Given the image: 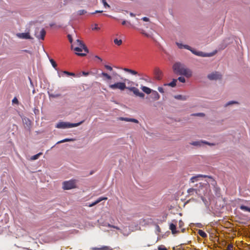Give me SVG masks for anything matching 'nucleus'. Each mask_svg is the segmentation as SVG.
<instances>
[{"label":"nucleus","instance_id":"obj_1","mask_svg":"<svg viewBox=\"0 0 250 250\" xmlns=\"http://www.w3.org/2000/svg\"><path fill=\"white\" fill-rule=\"evenodd\" d=\"M71 48L77 52L76 54L80 56H84L88 52L86 46L79 39H77L76 42L71 44Z\"/></svg>","mask_w":250,"mask_h":250},{"label":"nucleus","instance_id":"obj_2","mask_svg":"<svg viewBox=\"0 0 250 250\" xmlns=\"http://www.w3.org/2000/svg\"><path fill=\"white\" fill-rule=\"evenodd\" d=\"M173 69L176 73L184 75L187 78L192 76V71L179 62H176L173 65Z\"/></svg>","mask_w":250,"mask_h":250},{"label":"nucleus","instance_id":"obj_3","mask_svg":"<svg viewBox=\"0 0 250 250\" xmlns=\"http://www.w3.org/2000/svg\"><path fill=\"white\" fill-rule=\"evenodd\" d=\"M176 44L178 46V48L180 49L185 48L188 50H190L193 54L201 57H211L213 56L217 52L216 51H215L214 52L210 53H205L201 51H196V50L193 49L190 46L186 45L183 44L182 43L179 42H176Z\"/></svg>","mask_w":250,"mask_h":250},{"label":"nucleus","instance_id":"obj_4","mask_svg":"<svg viewBox=\"0 0 250 250\" xmlns=\"http://www.w3.org/2000/svg\"><path fill=\"white\" fill-rule=\"evenodd\" d=\"M109 227L110 228H113L114 229H118L120 230V232L122 233L124 236H128L131 232L139 230L141 229V227H139L137 226H135V228L133 229V225H130L128 226V227H125L123 228V229H120L119 227L114 226H111L110 225H108Z\"/></svg>","mask_w":250,"mask_h":250},{"label":"nucleus","instance_id":"obj_5","mask_svg":"<svg viewBox=\"0 0 250 250\" xmlns=\"http://www.w3.org/2000/svg\"><path fill=\"white\" fill-rule=\"evenodd\" d=\"M83 121H82L80 122H79L78 123H70L68 122H60L58 123L56 125V127L58 128H72L74 127H77L83 124Z\"/></svg>","mask_w":250,"mask_h":250},{"label":"nucleus","instance_id":"obj_6","mask_svg":"<svg viewBox=\"0 0 250 250\" xmlns=\"http://www.w3.org/2000/svg\"><path fill=\"white\" fill-rule=\"evenodd\" d=\"M184 226V223L182 220L178 222L173 220V234L179 233L180 231L183 232L185 230L182 227Z\"/></svg>","mask_w":250,"mask_h":250},{"label":"nucleus","instance_id":"obj_7","mask_svg":"<svg viewBox=\"0 0 250 250\" xmlns=\"http://www.w3.org/2000/svg\"><path fill=\"white\" fill-rule=\"evenodd\" d=\"M109 87L113 90L120 89L122 91L124 90L125 89L128 88L126 87L125 83L123 82H118L114 84H109Z\"/></svg>","mask_w":250,"mask_h":250},{"label":"nucleus","instance_id":"obj_8","mask_svg":"<svg viewBox=\"0 0 250 250\" xmlns=\"http://www.w3.org/2000/svg\"><path fill=\"white\" fill-rule=\"evenodd\" d=\"M46 34V31L43 28H37L35 32V37L39 40H43Z\"/></svg>","mask_w":250,"mask_h":250},{"label":"nucleus","instance_id":"obj_9","mask_svg":"<svg viewBox=\"0 0 250 250\" xmlns=\"http://www.w3.org/2000/svg\"><path fill=\"white\" fill-rule=\"evenodd\" d=\"M204 177V178H208L211 180V184L213 185H215L216 184V181L213 179V178L211 176H208L206 175L203 174H198L195 176H193L190 178V182L191 183H194L195 181L198 180V178Z\"/></svg>","mask_w":250,"mask_h":250},{"label":"nucleus","instance_id":"obj_10","mask_svg":"<svg viewBox=\"0 0 250 250\" xmlns=\"http://www.w3.org/2000/svg\"><path fill=\"white\" fill-rule=\"evenodd\" d=\"M168 87H172V81L168 83H165L163 85V87H158V91L162 93H169L170 89L168 88Z\"/></svg>","mask_w":250,"mask_h":250},{"label":"nucleus","instance_id":"obj_11","mask_svg":"<svg viewBox=\"0 0 250 250\" xmlns=\"http://www.w3.org/2000/svg\"><path fill=\"white\" fill-rule=\"evenodd\" d=\"M208 78L210 80H217L222 79V75L218 72L215 71L208 75Z\"/></svg>","mask_w":250,"mask_h":250},{"label":"nucleus","instance_id":"obj_12","mask_svg":"<svg viewBox=\"0 0 250 250\" xmlns=\"http://www.w3.org/2000/svg\"><path fill=\"white\" fill-rule=\"evenodd\" d=\"M75 188V183L74 181H65L63 183V188L68 190Z\"/></svg>","mask_w":250,"mask_h":250},{"label":"nucleus","instance_id":"obj_13","mask_svg":"<svg viewBox=\"0 0 250 250\" xmlns=\"http://www.w3.org/2000/svg\"><path fill=\"white\" fill-rule=\"evenodd\" d=\"M130 91L133 92V93L137 96H138L141 98H144L145 96V94L140 92L139 89L135 87H128L127 88Z\"/></svg>","mask_w":250,"mask_h":250},{"label":"nucleus","instance_id":"obj_14","mask_svg":"<svg viewBox=\"0 0 250 250\" xmlns=\"http://www.w3.org/2000/svg\"><path fill=\"white\" fill-rule=\"evenodd\" d=\"M16 36L21 39H32V38L30 35V33L27 32L26 33H18L16 34Z\"/></svg>","mask_w":250,"mask_h":250},{"label":"nucleus","instance_id":"obj_15","mask_svg":"<svg viewBox=\"0 0 250 250\" xmlns=\"http://www.w3.org/2000/svg\"><path fill=\"white\" fill-rule=\"evenodd\" d=\"M154 75L155 79L157 80H161L162 79V72L159 68L154 69Z\"/></svg>","mask_w":250,"mask_h":250},{"label":"nucleus","instance_id":"obj_16","mask_svg":"<svg viewBox=\"0 0 250 250\" xmlns=\"http://www.w3.org/2000/svg\"><path fill=\"white\" fill-rule=\"evenodd\" d=\"M191 145L194 146H201L203 144H206L208 145L209 146H213L214 145L213 144H210L207 141H194L190 143Z\"/></svg>","mask_w":250,"mask_h":250},{"label":"nucleus","instance_id":"obj_17","mask_svg":"<svg viewBox=\"0 0 250 250\" xmlns=\"http://www.w3.org/2000/svg\"><path fill=\"white\" fill-rule=\"evenodd\" d=\"M151 223V219H141L139 221V225L143 226L146 224H148Z\"/></svg>","mask_w":250,"mask_h":250},{"label":"nucleus","instance_id":"obj_18","mask_svg":"<svg viewBox=\"0 0 250 250\" xmlns=\"http://www.w3.org/2000/svg\"><path fill=\"white\" fill-rule=\"evenodd\" d=\"M107 199L106 197H100L98 198L97 200H96L94 202L92 203L91 204H89V207H92L94 206L95 205H97L99 203L101 202L103 200H105Z\"/></svg>","mask_w":250,"mask_h":250},{"label":"nucleus","instance_id":"obj_19","mask_svg":"<svg viewBox=\"0 0 250 250\" xmlns=\"http://www.w3.org/2000/svg\"><path fill=\"white\" fill-rule=\"evenodd\" d=\"M119 120L121 121H125L126 122H131L135 123H138V121L137 120L133 118L120 117L119 118Z\"/></svg>","mask_w":250,"mask_h":250},{"label":"nucleus","instance_id":"obj_20","mask_svg":"<svg viewBox=\"0 0 250 250\" xmlns=\"http://www.w3.org/2000/svg\"><path fill=\"white\" fill-rule=\"evenodd\" d=\"M123 70L125 72L129 73H130V74H131L132 75H138L139 76L141 75L140 74H138V72H137L135 70H132V69H130L127 68H125L123 69Z\"/></svg>","mask_w":250,"mask_h":250},{"label":"nucleus","instance_id":"obj_21","mask_svg":"<svg viewBox=\"0 0 250 250\" xmlns=\"http://www.w3.org/2000/svg\"><path fill=\"white\" fill-rule=\"evenodd\" d=\"M151 98L154 100H157L159 99L160 98V96H159V94H158V93L156 91H153L151 93Z\"/></svg>","mask_w":250,"mask_h":250},{"label":"nucleus","instance_id":"obj_22","mask_svg":"<svg viewBox=\"0 0 250 250\" xmlns=\"http://www.w3.org/2000/svg\"><path fill=\"white\" fill-rule=\"evenodd\" d=\"M74 140H75V139H74L73 138H66V139H64L63 140H62L61 141L58 142L56 143V144H60L65 143V142H73Z\"/></svg>","mask_w":250,"mask_h":250},{"label":"nucleus","instance_id":"obj_23","mask_svg":"<svg viewBox=\"0 0 250 250\" xmlns=\"http://www.w3.org/2000/svg\"><path fill=\"white\" fill-rule=\"evenodd\" d=\"M142 89L145 93L147 94L151 93V89L147 87L143 86L142 87Z\"/></svg>","mask_w":250,"mask_h":250},{"label":"nucleus","instance_id":"obj_24","mask_svg":"<svg viewBox=\"0 0 250 250\" xmlns=\"http://www.w3.org/2000/svg\"><path fill=\"white\" fill-rule=\"evenodd\" d=\"M48 94L50 98H59L61 96V95L59 93H51L49 92Z\"/></svg>","mask_w":250,"mask_h":250},{"label":"nucleus","instance_id":"obj_25","mask_svg":"<svg viewBox=\"0 0 250 250\" xmlns=\"http://www.w3.org/2000/svg\"><path fill=\"white\" fill-rule=\"evenodd\" d=\"M174 98L176 99L180 100H186L187 99V97L185 96H183L181 95H177L174 96Z\"/></svg>","mask_w":250,"mask_h":250},{"label":"nucleus","instance_id":"obj_26","mask_svg":"<svg viewBox=\"0 0 250 250\" xmlns=\"http://www.w3.org/2000/svg\"><path fill=\"white\" fill-rule=\"evenodd\" d=\"M101 75L103 76V77H105V80H111L112 79V77L111 76H110L109 75H108L107 73H105V72H102L101 73Z\"/></svg>","mask_w":250,"mask_h":250},{"label":"nucleus","instance_id":"obj_27","mask_svg":"<svg viewBox=\"0 0 250 250\" xmlns=\"http://www.w3.org/2000/svg\"><path fill=\"white\" fill-rule=\"evenodd\" d=\"M139 31H140V33L144 35L145 36L147 37V38H152V36L151 35H150V34H148V33H147L145 32V30H144L143 29H139Z\"/></svg>","mask_w":250,"mask_h":250},{"label":"nucleus","instance_id":"obj_28","mask_svg":"<svg viewBox=\"0 0 250 250\" xmlns=\"http://www.w3.org/2000/svg\"><path fill=\"white\" fill-rule=\"evenodd\" d=\"M42 152H40V153H38V154H36L35 155L32 156L31 157L30 159L31 160H33H33H36L38 159L40 157V156L42 155Z\"/></svg>","mask_w":250,"mask_h":250},{"label":"nucleus","instance_id":"obj_29","mask_svg":"<svg viewBox=\"0 0 250 250\" xmlns=\"http://www.w3.org/2000/svg\"><path fill=\"white\" fill-rule=\"evenodd\" d=\"M198 234L202 237L206 238L207 237V233L201 229L198 230Z\"/></svg>","mask_w":250,"mask_h":250},{"label":"nucleus","instance_id":"obj_30","mask_svg":"<svg viewBox=\"0 0 250 250\" xmlns=\"http://www.w3.org/2000/svg\"><path fill=\"white\" fill-rule=\"evenodd\" d=\"M240 208L243 211L250 212V208L245 206L241 205L240 207Z\"/></svg>","mask_w":250,"mask_h":250},{"label":"nucleus","instance_id":"obj_31","mask_svg":"<svg viewBox=\"0 0 250 250\" xmlns=\"http://www.w3.org/2000/svg\"><path fill=\"white\" fill-rule=\"evenodd\" d=\"M194 192L197 193V190L194 188H190L188 190V193L189 195H193Z\"/></svg>","mask_w":250,"mask_h":250},{"label":"nucleus","instance_id":"obj_32","mask_svg":"<svg viewBox=\"0 0 250 250\" xmlns=\"http://www.w3.org/2000/svg\"><path fill=\"white\" fill-rule=\"evenodd\" d=\"M114 42L118 45H121L122 44V41L121 40L115 39L114 40Z\"/></svg>","mask_w":250,"mask_h":250},{"label":"nucleus","instance_id":"obj_33","mask_svg":"<svg viewBox=\"0 0 250 250\" xmlns=\"http://www.w3.org/2000/svg\"><path fill=\"white\" fill-rule=\"evenodd\" d=\"M238 104V103L236 101H230L225 104V107H227L228 105H229L231 104Z\"/></svg>","mask_w":250,"mask_h":250},{"label":"nucleus","instance_id":"obj_34","mask_svg":"<svg viewBox=\"0 0 250 250\" xmlns=\"http://www.w3.org/2000/svg\"><path fill=\"white\" fill-rule=\"evenodd\" d=\"M50 62L51 63L53 67L54 68H56L57 65V63H56V62L53 59H50Z\"/></svg>","mask_w":250,"mask_h":250},{"label":"nucleus","instance_id":"obj_35","mask_svg":"<svg viewBox=\"0 0 250 250\" xmlns=\"http://www.w3.org/2000/svg\"><path fill=\"white\" fill-rule=\"evenodd\" d=\"M78 13L79 15H83L86 13V11L85 10H80L78 11Z\"/></svg>","mask_w":250,"mask_h":250},{"label":"nucleus","instance_id":"obj_36","mask_svg":"<svg viewBox=\"0 0 250 250\" xmlns=\"http://www.w3.org/2000/svg\"><path fill=\"white\" fill-rule=\"evenodd\" d=\"M102 2H103V4H104V6L105 8H106V7H107V8H109V7H110L109 5L107 4V2H106V0H102Z\"/></svg>","mask_w":250,"mask_h":250},{"label":"nucleus","instance_id":"obj_37","mask_svg":"<svg viewBox=\"0 0 250 250\" xmlns=\"http://www.w3.org/2000/svg\"><path fill=\"white\" fill-rule=\"evenodd\" d=\"M12 104H19V101H18V99L16 98V97H15L13 100H12Z\"/></svg>","mask_w":250,"mask_h":250},{"label":"nucleus","instance_id":"obj_38","mask_svg":"<svg viewBox=\"0 0 250 250\" xmlns=\"http://www.w3.org/2000/svg\"><path fill=\"white\" fill-rule=\"evenodd\" d=\"M67 37H68V39L69 42L71 43V44H73L72 43V42H73V39H72V36L71 35H70V34H68L67 35Z\"/></svg>","mask_w":250,"mask_h":250},{"label":"nucleus","instance_id":"obj_39","mask_svg":"<svg viewBox=\"0 0 250 250\" xmlns=\"http://www.w3.org/2000/svg\"><path fill=\"white\" fill-rule=\"evenodd\" d=\"M178 80L181 83H185L186 82L185 79L183 77H179Z\"/></svg>","mask_w":250,"mask_h":250},{"label":"nucleus","instance_id":"obj_40","mask_svg":"<svg viewBox=\"0 0 250 250\" xmlns=\"http://www.w3.org/2000/svg\"><path fill=\"white\" fill-rule=\"evenodd\" d=\"M63 73H64V74H67V75H69V76H75V74L74 73L69 72L66 71H64L63 72Z\"/></svg>","mask_w":250,"mask_h":250},{"label":"nucleus","instance_id":"obj_41","mask_svg":"<svg viewBox=\"0 0 250 250\" xmlns=\"http://www.w3.org/2000/svg\"><path fill=\"white\" fill-rule=\"evenodd\" d=\"M227 250H233V245L231 244H229L227 246Z\"/></svg>","mask_w":250,"mask_h":250},{"label":"nucleus","instance_id":"obj_42","mask_svg":"<svg viewBox=\"0 0 250 250\" xmlns=\"http://www.w3.org/2000/svg\"><path fill=\"white\" fill-rule=\"evenodd\" d=\"M104 67L107 69V70H109V71H112V67L109 65H104Z\"/></svg>","mask_w":250,"mask_h":250},{"label":"nucleus","instance_id":"obj_43","mask_svg":"<svg viewBox=\"0 0 250 250\" xmlns=\"http://www.w3.org/2000/svg\"><path fill=\"white\" fill-rule=\"evenodd\" d=\"M177 82V79H173V87L176 85Z\"/></svg>","mask_w":250,"mask_h":250},{"label":"nucleus","instance_id":"obj_44","mask_svg":"<svg viewBox=\"0 0 250 250\" xmlns=\"http://www.w3.org/2000/svg\"><path fill=\"white\" fill-rule=\"evenodd\" d=\"M159 250H167V249L163 246H160L158 248Z\"/></svg>","mask_w":250,"mask_h":250},{"label":"nucleus","instance_id":"obj_45","mask_svg":"<svg viewBox=\"0 0 250 250\" xmlns=\"http://www.w3.org/2000/svg\"><path fill=\"white\" fill-rule=\"evenodd\" d=\"M156 233H159L160 232V229L158 226H156Z\"/></svg>","mask_w":250,"mask_h":250},{"label":"nucleus","instance_id":"obj_46","mask_svg":"<svg viewBox=\"0 0 250 250\" xmlns=\"http://www.w3.org/2000/svg\"><path fill=\"white\" fill-rule=\"evenodd\" d=\"M82 73H83V75H84L85 76L88 75L89 74V72H88L83 71Z\"/></svg>","mask_w":250,"mask_h":250},{"label":"nucleus","instance_id":"obj_47","mask_svg":"<svg viewBox=\"0 0 250 250\" xmlns=\"http://www.w3.org/2000/svg\"><path fill=\"white\" fill-rule=\"evenodd\" d=\"M131 225H133V229H135V226H137L140 227V226H138V225L137 224L135 223H132Z\"/></svg>","mask_w":250,"mask_h":250},{"label":"nucleus","instance_id":"obj_48","mask_svg":"<svg viewBox=\"0 0 250 250\" xmlns=\"http://www.w3.org/2000/svg\"><path fill=\"white\" fill-rule=\"evenodd\" d=\"M143 19V20L144 21H148V18H147V17H144V18H143V19Z\"/></svg>","mask_w":250,"mask_h":250},{"label":"nucleus","instance_id":"obj_49","mask_svg":"<svg viewBox=\"0 0 250 250\" xmlns=\"http://www.w3.org/2000/svg\"><path fill=\"white\" fill-rule=\"evenodd\" d=\"M95 58H97V59H98L100 62H102V59L100 57H99V56H95Z\"/></svg>","mask_w":250,"mask_h":250},{"label":"nucleus","instance_id":"obj_50","mask_svg":"<svg viewBox=\"0 0 250 250\" xmlns=\"http://www.w3.org/2000/svg\"><path fill=\"white\" fill-rule=\"evenodd\" d=\"M102 12H103V11L96 10L95 12L92 13V14H94L95 13H102Z\"/></svg>","mask_w":250,"mask_h":250},{"label":"nucleus","instance_id":"obj_51","mask_svg":"<svg viewBox=\"0 0 250 250\" xmlns=\"http://www.w3.org/2000/svg\"><path fill=\"white\" fill-rule=\"evenodd\" d=\"M127 21H123L122 22V25H125Z\"/></svg>","mask_w":250,"mask_h":250},{"label":"nucleus","instance_id":"obj_52","mask_svg":"<svg viewBox=\"0 0 250 250\" xmlns=\"http://www.w3.org/2000/svg\"><path fill=\"white\" fill-rule=\"evenodd\" d=\"M169 229L172 231V223L169 224Z\"/></svg>","mask_w":250,"mask_h":250},{"label":"nucleus","instance_id":"obj_53","mask_svg":"<svg viewBox=\"0 0 250 250\" xmlns=\"http://www.w3.org/2000/svg\"><path fill=\"white\" fill-rule=\"evenodd\" d=\"M113 75L114 76H118V77H120V76L119 74H118L117 73H114L113 74Z\"/></svg>","mask_w":250,"mask_h":250},{"label":"nucleus","instance_id":"obj_54","mask_svg":"<svg viewBox=\"0 0 250 250\" xmlns=\"http://www.w3.org/2000/svg\"><path fill=\"white\" fill-rule=\"evenodd\" d=\"M196 115H197V116H204V114L203 113H200L197 114Z\"/></svg>","mask_w":250,"mask_h":250},{"label":"nucleus","instance_id":"obj_55","mask_svg":"<svg viewBox=\"0 0 250 250\" xmlns=\"http://www.w3.org/2000/svg\"><path fill=\"white\" fill-rule=\"evenodd\" d=\"M97 250H107L106 248H102V249H98Z\"/></svg>","mask_w":250,"mask_h":250},{"label":"nucleus","instance_id":"obj_56","mask_svg":"<svg viewBox=\"0 0 250 250\" xmlns=\"http://www.w3.org/2000/svg\"><path fill=\"white\" fill-rule=\"evenodd\" d=\"M157 241V240H156L155 239H154L152 241V244H153V243H156V242Z\"/></svg>","mask_w":250,"mask_h":250},{"label":"nucleus","instance_id":"obj_57","mask_svg":"<svg viewBox=\"0 0 250 250\" xmlns=\"http://www.w3.org/2000/svg\"><path fill=\"white\" fill-rule=\"evenodd\" d=\"M163 52H164L165 54H166L168 55V53H167V51L165 49H163Z\"/></svg>","mask_w":250,"mask_h":250},{"label":"nucleus","instance_id":"obj_58","mask_svg":"<svg viewBox=\"0 0 250 250\" xmlns=\"http://www.w3.org/2000/svg\"><path fill=\"white\" fill-rule=\"evenodd\" d=\"M130 15L131 16H132V17H134V16H135V15H134L133 13H130Z\"/></svg>","mask_w":250,"mask_h":250},{"label":"nucleus","instance_id":"obj_59","mask_svg":"<svg viewBox=\"0 0 250 250\" xmlns=\"http://www.w3.org/2000/svg\"><path fill=\"white\" fill-rule=\"evenodd\" d=\"M94 29H95V30H98V29H99V28H98V27H95L94 28Z\"/></svg>","mask_w":250,"mask_h":250},{"label":"nucleus","instance_id":"obj_60","mask_svg":"<svg viewBox=\"0 0 250 250\" xmlns=\"http://www.w3.org/2000/svg\"><path fill=\"white\" fill-rule=\"evenodd\" d=\"M128 24H129L130 26H133L131 24V23L129 22H127Z\"/></svg>","mask_w":250,"mask_h":250},{"label":"nucleus","instance_id":"obj_61","mask_svg":"<svg viewBox=\"0 0 250 250\" xmlns=\"http://www.w3.org/2000/svg\"><path fill=\"white\" fill-rule=\"evenodd\" d=\"M24 51H25V52H28V51H27V50H24Z\"/></svg>","mask_w":250,"mask_h":250}]
</instances>
